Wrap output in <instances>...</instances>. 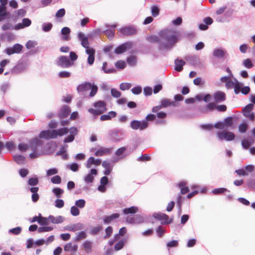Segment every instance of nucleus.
<instances>
[{"label":"nucleus","instance_id":"1","mask_svg":"<svg viewBox=\"0 0 255 255\" xmlns=\"http://www.w3.org/2000/svg\"><path fill=\"white\" fill-rule=\"evenodd\" d=\"M159 35L160 38L157 36L152 35L147 38L150 42H158L160 50H170L177 42L178 35L176 31L173 29H164L161 31Z\"/></svg>","mask_w":255,"mask_h":255},{"label":"nucleus","instance_id":"2","mask_svg":"<svg viewBox=\"0 0 255 255\" xmlns=\"http://www.w3.org/2000/svg\"><path fill=\"white\" fill-rule=\"evenodd\" d=\"M78 37L79 40L81 42L82 45L86 48V53L88 55L87 62L90 66H91L95 61V50L93 48L89 47V43L88 37L85 36L82 32H79Z\"/></svg>","mask_w":255,"mask_h":255},{"label":"nucleus","instance_id":"3","mask_svg":"<svg viewBox=\"0 0 255 255\" xmlns=\"http://www.w3.org/2000/svg\"><path fill=\"white\" fill-rule=\"evenodd\" d=\"M94 106L97 109L90 108L88 111L90 113L95 116L102 114L107 110L106 104L105 102L102 101L95 102L94 104Z\"/></svg>","mask_w":255,"mask_h":255},{"label":"nucleus","instance_id":"4","mask_svg":"<svg viewBox=\"0 0 255 255\" xmlns=\"http://www.w3.org/2000/svg\"><path fill=\"white\" fill-rule=\"evenodd\" d=\"M110 138L114 141H120L126 136V131L122 128L114 129L109 133Z\"/></svg>","mask_w":255,"mask_h":255},{"label":"nucleus","instance_id":"5","mask_svg":"<svg viewBox=\"0 0 255 255\" xmlns=\"http://www.w3.org/2000/svg\"><path fill=\"white\" fill-rule=\"evenodd\" d=\"M148 123L146 121H132L130 123V128L133 130H143L148 127Z\"/></svg>","mask_w":255,"mask_h":255},{"label":"nucleus","instance_id":"6","mask_svg":"<svg viewBox=\"0 0 255 255\" xmlns=\"http://www.w3.org/2000/svg\"><path fill=\"white\" fill-rule=\"evenodd\" d=\"M235 82H233L230 80H229L226 83V87L227 89H232L233 88H234V92L236 94H238L240 93L241 91V88L243 86V84L239 82L237 79H234Z\"/></svg>","mask_w":255,"mask_h":255},{"label":"nucleus","instance_id":"7","mask_svg":"<svg viewBox=\"0 0 255 255\" xmlns=\"http://www.w3.org/2000/svg\"><path fill=\"white\" fill-rule=\"evenodd\" d=\"M217 136L219 140L232 141L234 139L235 135L231 131H222L217 132Z\"/></svg>","mask_w":255,"mask_h":255},{"label":"nucleus","instance_id":"8","mask_svg":"<svg viewBox=\"0 0 255 255\" xmlns=\"http://www.w3.org/2000/svg\"><path fill=\"white\" fill-rule=\"evenodd\" d=\"M254 106L253 104H249L243 109V115L251 121L255 119V114L252 112Z\"/></svg>","mask_w":255,"mask_h":255},{"label":"nucleus","instance_id":"9","mask_svg":"<svg viewBox=\"0 0 255 255\" xmlns=\"http://www.w3.org/2000/svg\"><path fill=\"white\" fill-rule=\"evenodd\" d=\"M56 64L63 68H67L72 66L73 63L71 62L69 58L65 56H61L57 61Z\"/></svg>","mask_w":255,"mask_h":255},{"label":"nucleus","instance_id":"10","mask_svg":"<svg viewBox=\"0 0 255 255\" xmlns=\"http://www.w3.org/2000/svg\"><path fill=\"white\" fill-rule=\"evenodd\" d=\"M23 48V46L20 44L16 43L13 45L12 47L7 48L5 49L4 52L7 55H10L14 53H20Z\"/></svg>","mask_w":255,"mask_h":255},{"label":"nucleus","instance_id":"11","mask_svg":"<svg viewBox=\"0 0 255 255\" xmlns=\"http://www.w3.org/2000/svg\"><path fill=\"white\" fill-rule=\"evenodd\" d=\"M153 217L156 220L162 221V224H168L172 222V219L169 220L168 216L164 213H155L153 214Z\"/></svg>","mask_w":255,"mask_h":255},{"label":"nucleus","instance_id":"12","mask_svg":"<svg viewBox=\"0 0 255 255\" xmlns=\"http://www.w3.org/2000/svg\"><path fill=\"white\" fill-rule=\"evenodd\" d=\"M42 145V141L38 138L32 139L29 142V147L31 150L38 151V149L41 147Z\"/></svg>","mask_w":255,"mask_h":255},{"label":"nucleus","instance_id":"13","mask_svg":"<svg viewBox=\"0 0 255 255\" xmlns=\"http://www.w3.org/2000/svg\"><path fill=\"white\" fill-rule=\"evenodd\" d=\"M132 46L130 42H126L118 46L115 50V53L120 54L126 52L128 50L131 48Z\"/></svg>","mask_w":255,"mask_h":255},{"label":"nucleus","instance_id":"14","mask_svg":"<svg viewBox=\"0 0 255 255\" xmlns=\"http://www.w3.org/2000/svg\"><path fill=\"white\" fill-rule=\"evenodd\" d=\"M84 226L83 224L78 223L76 224L69 225L64 227L65 230L71 232H76L77 231L83 229Z\"/></svg>","mask_w":255,"mask_h":255},{"label":"nucleus","instance_id":"15","mask_svg":"<svg viewBox=\"0 0 255 255\" xmlns=\"http://www.w3.org/2000/svg\"><path fill=\"white\" fill-rule=\"evenodd\" d=\"M112 152V148L101 147L95 153L96 156H102L105 155H109Z\"/></svg>","mask_w":255,"mask_h":255},{"label":"nucleus","instance_id":"16","mask_svg":"<svg viewBox=\"0 0 255 255\" xmlns=\"http://www.w3.org/2000/svg\"><path fill=\"white\" fill-rule=\"evenodd\" d=\"M97 174L96 169H91L90 172L84 177V181L87 184L92 183L94 180V176Z\"/></svg>","mask_w":255,"mask_h":255},{"label":"nucleus","instance_id":"17","mask_svg":"<svg viewBox=\"0 0 255 255\" xmlns=\"http://www.w3.org/2000/svg\"><path fill=\"white\" fill-rule=\"evenodd\" d=\"M53 130H45L41 131L39 134V137L46 139H55Z\"/></svg>","mask_w":255,"mask_h":255},{"label":"nucleus","instance_id":"18","mask_svg":"<svg viewBox=\"0 0 255 255\" xmlns=\"http://www.w3.org/2000/svg\"><path fill=\"white\" fill-rule=\"evenodd\" d=\"M0 39L1 40H6L10 42L15 39V35L13 33L7 31L0 34Z\"/></svg>","mask_w":255,"mask_h":255},{"label":"nucleus","instance_id":"19","mask_svg":"<svg viewBox=\"0 0 255 255\" xmlns=\"http://www.w3.org/2000/svg\"><path fill=\"white\" fill-rule=\"evenodd\" d=\"M70 135L68 136L67 137L65 138L64 140V142L65 143L67 142H71L73 141L75 138V136L77 134L78 130L77 128L75 127H71L69 129Z\"/></svg>","mask_w":255,"mask_h":255},{"label":"nucleus","instance_id":"20","mask_svg":"<svg viewBox=\"0 0 255 255\" xmlns=\"http://www.w3.org/2000/svg\"><path fill=\"white\" fill-rule=\"evenodd\" d=\"M70 112V107L68 106L64 105L60 109L58 116L60 118H65L69 115Z\"/></svg>","mask_w":255,"mask_h":255},{"label":"nucleus","instance_id":"21","mask_svg":"<svg viewBox=\"0 0 255 255\" xmlns=\"http://www.w3.org/2000/svg\"><path fill=\"white\" fill-rule=\"evenodd\" d=\"M214 101L216 103H220L226 100L225 94L221 91L215 92L213 95Z\"/></svg>","mask_w":255,"mask_h":255},{"label":"nucleus","instance_id":"22","mask_svg":"<svg viewBox=\"0 0 255 255\" xmlns=\"http://www.w3.org/2000/svg\"><path fill=\"white\" fill-rule=\"evenodd\" d=\"M120 32L125 35H130L135 33L136 29L133 26H127L122 28Z\"/></svg>","mask_w":255,"mask_h":255},{"label":"nucleus","instance_id":"23","mask_svg":"<svg viewBox=\"0 0 255 255\" xmlns=\"http://www.w3.org/2000/svg\"><path fill=\"white\" fill-rule=\"evenodd\" d=\"M102 166L105 168L104 174L106 175H110L113 167L111 162L110 161H104L102 163Z\"/></svg>","mask_w":255,"mask_h":255},{"label":"nucleus","instance_id":"24","mask_svg":"<svg viewBox=\"0 0 255 255\" xmlns=\"http://www.w3.org/2000/svg\"><path fill=\"white\" fill-rule=\"evenodd\" d=\"M71 30L68 27H64L61 29V39L65 41H68L70 40L69 34L70 33Z\"/></svg>","mask_w":255,"mask_h":255},{"label":"nucleus","instance_id":"25","mask_svg":"<svg viewBox=\"0 0 255 255\" xmlns=\"http://www.w3.org/2000/svg\"><path fill=\"white\" fill-rule=\"evenodd\" d=\"M91 88H92V84L89 82H86L79 85L77 88V90L78 92H82L89 90Z\"/></svg>","mask_w":255,"mask_h":255},{"label":"nucleus","instance_id":"26","mask_svg":"<svg viewBox=\"0 0 255 255\" xmlns=\"http://www.w3.org/2000/svg\"><path fill=\"white\" fill-rule=\"evenodd\" d=\"M69 129L67 128H62L58 129H53V133L54 134L55 138H57L58 136H62L67 134Z\"/></svg>","mask_w":255,"mask_h":255},{"label":"nucleus","instance_id":"27","mask_svg":"<svg viewBox=\"0 0 255 255\" xmlns=\"http://www.w3.org/2000/svg\"><path fill=\"white\" fill-rule=\"evenodd\" d=\"M13 160L19 165H23L25 163V157L20 154H16L13 155Z\"/></svg>","mask_w":255,"mask_h":255},{"label":"nucleus","instance_id":"28","mask_svg":"<svg viewBox=\"0 0 255 255\" xmlns=\"http://www.w3.org/2000/svg\"><path fill=\"white\" fill-rule=\"evenodd\" d=\"M175 70L177 71L180 72L183 69V66L185 65V62L182 60L177 59L175 60Z\"/></svg>","mask_w":255,"mask_h":255},{"label":"nucleus","instance_id":"29","mask_svg":"<svg viewBox=\"0 0 255 255\" xmlns=\"http://www.w3.org/2000/svg\"><path fill=\"white\" fill-rule=\"evenodd\" d=\"M92 242L89 240H86L83 243L82 247L87 253H90L92 252Z\"/></svg>","mask_w":255,"mask_h":255},{"label":"nucleus","instance_id":"30","mask_svg":"<svg viewBox=\"0 0 255 255\" xmlns=\"http://www.w3.org/2000/svg\"><path fill=\"white\" fill-rule=\"evenodd\" d=\"M117 113L114 111H111L108 113L107 115H102L100 117V120L102 121H109L111 120L112 118L116 116Z\"/></svg>","mask_w":255,"mask_h":255},{"label":"nucleus","instance_id":"31","mask_svg":"<svg viewBox=\"0 0 255 255\" xmlns=\"http://www.w3.org/2000/svg\"><path fill=\"white\" fill-rule=\"evenodd\" d=\"M78 250L77 245H72V243L67 244L64 247V250L66 252H76Z\"/></svg>","mask_w":255,"mask_h":255},{"label":"nucleus","instance_id":"32","mask_svg":"<svg viewBox=\"0 0 255 255\" xmlns=\"http://www.w3.org/2000/svg\"><path fill=\"white\" fill-rule=\"evenodd\" d=\"M146 219V216L145 215H136L134 216L135 224H139L144 222Z\"/></svg>","mask_w":255,"mask_h":255},{"label":"nucleus","instance_id":"33","mask_svg":"<svg viewBox=\"0 0 255 255\" xmlns=\"http://www.w3.org/2000/svg\"><path fill=\"white\" fill-rule=\"evenodd\" d=\"M138 210L137 207L132 206L129 208H126L123 210V213L126 215L129 214H134L136 213Z\"/></svg>","mask_w":255,"mask_h":255},{"label":"nucleus","instance_id":"34","mask_svg":"<svg viewBox=\"0 0 255 255\" xmlns=\"http://www.w3.org/2000/svg\"><path fill=\"white\" fill-rule=\"evenodd\" d=\"M120 217V214L118 213H114L111 215V216H106L105 217L104 219V222L105 223L108 224L110 223L113 220L118 218Z\"/></svg>","mask_w":255,"mask_h":255},{"label":"nucleus","instance_id":"35","mask_svg":"<svg viewBox=\"0 0 255 255\" xmlns=\"http://www.w3.org/2000/svg\"><path fill=\"white\" fill-rule=\"evenodd\" d=\"M87 234L84 231H81L76 234V236L74 238L75 242H78L81 240L86 238Z\"/></svg>","mask_w":255,"mask_h":255},{"label":"nucleus","instance_id":"36","mask_svg":"<svg viewBox=\"0 0 255 255\" xmlns=\"http://www.w3.org/2000/svg\"><path fill=\"white\" fill-rule=\"evenodd\" d=\"M162 108H166L169 106H175V102L174 101H171L170 100L165 99H163L161 101V105Z\"/></svg>","mask_w":255,"mask_h":255},{"label":"nucleus","instance_id":"37","mask_svg":"<svg viewBox=\"0 0 255 255\" xmlns=\"http://www.w3.org/2000/svg\"><path fill=\"white\" fill-rule=\"evenodd\" d=\"M226 53V51L223 49H215L213 52L214 56L218 58H223Z\"/></svg>","mask_w":255,"mask_h":255},{"label":"nucleus","instance_id":"38","mask_svg":"<svg viewBox=\"0 0 255 255\" xmlns=\"http://www.w3.org/2000/svg\"><path fill=\"white\" fill-rule=\"evenodd\" d=\"M52 192L55 195V196L59 198L61 197L62 195L64 193V190L60 188L56 187L52 189Z\"/></svg>","mask_w":255,"mask_h":255},{"label":"nucleus","instance_id":"39","mask_svg":"<svg viewBox=\"0 0 255 255\" xmlns=\"http://www.w3.org/2000/svg\"><path fill=\"white\" fill-rule=\"evenodd\" d=\"M22 229L20 227H17L11 229H9L8 231L9 234H12L13 235H18L21 232Z\"/></svg>","mask_w":255,"mask_h":255},{"label":"nucleus","instance_id":"40","mask_svg":"<svg viewBox=\"0 0 255 255\" xmlns=\"http://www.w3.org/2000/svg\"><path fill=\"white\" fill-rule=\"evenodd\" d=\"M107 63L105 62L103 64L102 70L104 71V73L110 74L114 72L116 70L113 68H107Z\"/></svg>","mask_w":255,"mask_h":255},{"label":"nucleus","instance_id":"41","mask_svg":"<svg viewBox=\"0 0 255 255\" xmlns=\"http://www.w3.org/2000/svg\"><path fill=\"white\" fill-rule=\"evenodd\" d=\"M79 165L76 163H72V164L66 165V168L73 172H77L79 170Z\"/></svg>","mask_w":255,"mask_h":255},{"label":"nucleus","instance_id":"42","mask_svg":"<svg viewBox=\"0 0 255 255\" xmlns=\"http://www.w3.org/2000/svg\"><path fill=\"white\" fill-rule=\"evenodd\" d=\"M26 69V66L23 63H19L16 65L14 69V71L18 72L24 71Z\"/></svg>","mask_w":255,"mask_h":255},{"label":"nucleus","instance_id":"43","mask_svg":"<svg viewBox=\"0 0 255 255\" xmlns=\"http://www.w3.org/2000/svg\"><path fill=\"white\" fill-rule=\"evenodd\" d=\"M39 224L41 226L48 225L49 224L48 218L43 217L41 214H40Z\"/></svg>","mask_w":255,"mask_h":255},{"label":"nucleus","instance_id":"44","mask_svg":"<svg viewBox=\"0 0 255 255\" xmlns=\"http://www.w3.org/2000/svg\"><path fill=\"white\" fill-rule=\"evenodd\" d=\"M128 64L131 66H135L136 63V58L135 56H130L127 60Z\"/></svg>","mask_w":255,"mask_h":255},{"label":"nucleus","instance_id":"45","mask_svg":"<svg viewBox=\"0 0 255 255\" xmlns=\"http://www.w3.org/2000/svg\"><path fill=\"white\" fill-rule=\"evenodd\" d=\"M53 25L51 23H44L42 25V30L44 32H48L50 31Z\"/></svg>","mask_w":255,"mask_h":255},{"label":"nucleus","instance_id":"46","mask_svg":"<svg viewBox=\"0 0 255 255\" xmlns=\"http://www.w3.org/2000/svg\"><path fill=\"white\" fill-rule=\"evenodd\" d=\"M248 128V125L246 123H243L239 126V131L241 133H245Z\"/></svg>","mask_w":255,"mask_h":255},{"label":"nucleus","instance_id":"47","mask_svg":"<svg viewBox=\"0 0 255 255\" xmlns=\"http://www.w3.org/2000/svg\"><path fill=\"white\" fill-rule=\"evenodd\" d=\"M75 206L79 208H83L85 206L86 201L84 199H79L75 201Z\"/></svg>","mask_w":255,"mask_h":255},{"label":"nucleus","instance_id":"48","mask_svg":"<svg viewBox=\"0 0 255 255\" xmlns=\"http://www.w3.org/2000/svg\"><path fill=\"white\" fill-rule=\"evenodd\" d=\"M226 191L229 192V191H228L226 188H219L214 189L212 191V193L215 195H217V194H222Z\"/></svg>","mask_w":255,"mask_h":255},{"label":"nucleus","instance_id":"49","mask_svg":"<svg viewBox=\"0 0 255 255\" xmlns=\"http://www.w3.org/2000/svg\"><path fill=\"white\" fill-rule=\"evenodd\" d=\"M243 65L247 68H252L253 67V64L251 60L249 58L246 59L243 62Z\"/></svg>","mask_w":255,"mask_h":255},{"label":"nucleus","instance_id":"50","mask_svg":"<svg viewBox=\"0 0 255 255\" xmlns=\"http://www.w3.org/2000/svg\"><path fill=\"white\" fill-rule=\"evenodd\" d=\"M70 213L73 216H77L80 214L78 208L75 206H73L71 207Z\"/></svg>","mask_w":255,"mask_h":255},{"label":"nucleus","instance_id":"51","mask_svg":"<svg viewBox=\"0 0 255 255\" xmlns=\"http://www.w3.org/2000/svg\"><path fill=\"white\" fill-rule=\"evenodd\" d=\"M53 228L51 227H39L38 229V232L39 233H43V232H48L50 231H52Z\"/></svg>","mask_w":255,"mask_h":255},{"label":"nucleus","instance_id":"52","mask_svg":"<svg viewBox=\"0 0 255 255\" xmlns=\"http://www.w3.org/2000/svg\"><path fill=\"white\" fill-rule=\"evenodd\" d=\"M38 183V180L36 177L30 178L28 180V184L30 186H34L37 185Z\"/></svg>","mask_w":255,"mask_h":255},{"label":"nucleus","instance_id":"53","mask_svg":"<svg viewBox=\"0 0 255 255\" xmlns=\"http://www.w3.org/2000/svg\"><path fill=\"white\" fill-rule=\"evenodd\" d=\"M111 93L112 96L115 98H118L121 96V93L116 89L112 88L111 90Z\"/></svg>","mask_w":255,"mask_h":255},{"label":"nucleus","instance_id":"54","mask_svg":"<svg viewBox=\"0 0 255 255\" xmlns=\"http://www.w3.org/2000/svg\"><path fill=\"white\" fill-rule=\"evenodd\" d=\"M125 245V242L124 241L122 240L119 241L118 243L115 244L114 246V249L116 251H118L121 250Z\"/></svg>","mask_w":255,"mask_h":255},{"label":"nucleus","instance_id":"55","mask_svg":"<svg viewBox=\"0 0 255 255\" xmlns=\"http://www.w3.org/2000/svg\"><path fill=\"white\" fill-rule=\"evenodd\" d=\"M102 32L107 35L110 39L112 38L115 35V31L112 29H107Z\"/></svg>","mask_w":255,"mask_h":255},{"label":"nucleus","instance_id":"56","mask_svg":"<svg viewBox=\"0 0 255 255\" xmlns=\"http://www.w3.org/2000/svg\"><path fill=\"white\" fill-rule=\"evenodd\" d=\"M1 29L3 31L13 29V25L12 24H11V23H10L9 22H6L2 25Z\"/></svg>","mask_w":255,"mask_h":255},{"label":"nucleus","instance_id":"57","mask_svg":"<svg viewBox=\"0 0 255 255\" xmlns=\"http://www.w3.org/2000/svg\"><path fill=\"white\" fill-rule=\"evenodd\" d=\"M131 86L130 83H122L120 85V88L122 91L128 90Z\"/></svg>","mask_w":255,"mask_h":255},{"label":"nucleus","instance_id":"58","mask_svg":"<svg viewBox=\"0 0 255 255\" xmlns=\"http://www.w3.org/2000/svg\"><path fill=\"white\" fill-rule=\"evenodd\" d=\"M224 126L230 127L233 125V119L232 117H228L224 119Z\"/></svg>","mask_w":255,"mask_h":255},{"label":"nucleus","instance_id":"59","mask_svg":"<svg viewBox=\"0 0 255 255\" xmlns=\"http://www.w3.org/2000/svg\"><path fill=\"white\" fill-rule=\"evenodd\" d=\"M126 66V63L124 61L120 60L115 64V66L118 69H123Z\"/></svg>","mask_w":255,"mask_h":255},{"label":"nucleus","instance_id":"60","mask_svg":"<svg viewBox=\"0 0 255 255\" xmlns=\"http://www.w3.org/2000/svg\"><path fill=\"white\" fill-rule=\"evenodd\" d=\"M131 91L134 95H139L142 92V88L140 86H137L132 88Z\"/></svg>","mask_w":255,"mask_h":255},{"label":"nucleus","instance_id":"61","mask_svg":"<svg viewBox=\"0 0 255 255\" xmlns=\"http://www.w3.org/2000/svg\"><path fill=\"white\" fill-rule=\"evenodd\" d=\"M18 148L20 151L24 152L26 151V150L29 148V145L27 144L20 143L18 144Z\"/></svg>","mask_w":255,"mask_h":255},{"label":"nucleus","instance_id":"62","mask_svg":"<svg viewBox=\"0 0 255 255\" xmlns=\"http://www.w3.org/2000/svg\"><path fill=\"white\" fill-rule=\"evenodd\" d=\"M159 12V9L157 6L153 5L151 7V13L153 16H157V15H158Z\"/></svg>","mask_w":255,"mask_h":255},{"label":"nucleus","instance_id":"63","mask_svg":"<svg viewBox=\"0 0 255 255\" xmlns=\"http://www.w3.org/2000/svg\"><path fill=\"white\" fill-rule=\"evenodd\" d=\"M54 205L58 208H61L64 205V201L62 199H57L55 201Z\"/></svg>","mask_w":255,"mask_h":255},{"label":"nucleus","instance_id":"64","mask_svg":"<svg viewBox=\"0 0 255 255\" xmlns=\"http://www.w3.org/2000/svg\"><path fill=\"white\" fill-rule=\"evenodd\" d=\"M51 181L53 184H60L61 182V178L59 175H55L51 178Z\"/></svg>","mask_w":255,"mask_h":255}]
</instances>
